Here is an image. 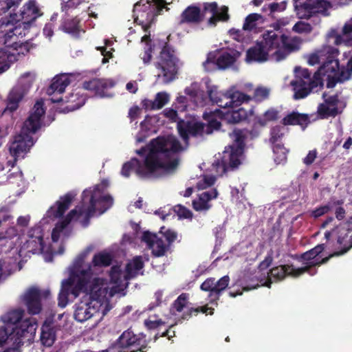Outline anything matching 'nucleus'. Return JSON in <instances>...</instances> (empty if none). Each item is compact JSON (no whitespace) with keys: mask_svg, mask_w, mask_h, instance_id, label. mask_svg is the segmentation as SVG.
<instances>
[{"mask_svg":"<svg viewBox=\"0 0 352 352\" xmlns=\"http://www.w3.org/2000/svg\"><path fill=\"white\" fill-rule=\"evenodd\" d=\"M181 149L180 142L175 138L157 137L146 146L136 150V153L144 157V160L132 157L122 165L121 175L129 177L131 172L134 171L142 179L159 178L177 168L179 160L173 156Z\"/></svg>","mask_w":352,"mask_h":352,"instance_id":"f257e3e1","label":"nucleus"},{"mask_svg":"<svg viewBox=\"0 0 352 352\" xmlns=\"http://www.w3.org/2000/svg\"><path fill=\"white\" fill-rule=\"evenodd\" d=\"M104 204H107L108 208L111 206L113 198L109 196L102 197L98 188L94 192L85 190L82 193V200L80 206H77L76 208L70 210L63 220L56 223V227L63 232L73 219H78L83 214L87 221L85 225L86 226L89 219L95 214L96 206Z\"/></svg>","mask_w":352,"mask_h":352,"instance_id":"f03ea898","label":"nucleus"},{"mask_svg":"<svg viewBox=\"0 0 352 352\" xmlns=\"http://www.w3.org/2000/svg\"><path fill=\"white\" fill-rule=\"evenodd\" d=\"M208 12L212 14V16L208 21L209 25L215 26L217 22L227 21L229 19L228 7L222 6L219 11L217 3L216 2H211L204 4L203 11H201L200 7L195 4L188 6L181 13L179 24H199L204 21L205 14Z\"/></svg>","mask_w":352,"mask_h":352,"instance_id":"7ed1b4c3","label":"nucleus"},{"mask_svg":"<svg viewBox=\"0 0 352 352\" xmlns=\"http://www.w3.org/2000/svg\"><path fill=\"white\" fill-rule=\"evenodd\" d=\"M160 52L154 62L155 67L159 71L156 75L157 80L163 84L173 81L178 72L179 58L175 48L166 41H158Z\"/></svg>","mask_w":352,"mask_h":352,"instance_id":"20e7f679","label":"nucleus"},{"mask_svg":"<svg viewBox=\"0 0 352 352\" xmlns=\"http://www.w3.org/2000/svg\"><path fill=\"white\" fill-rule=\"evenodd\" d=\"M230 136L234 142L225 148L221 161H217V166H221L223 173L228 170L236 169L242 163L244 153L245 141L249 137V130L247 129H235Z\"/></svg>","mask_w":352,"mask_h":352,"instance_id":"39448f33","label":"nucleus"},{"mask_svg":"<svg viewBox=\"0 0 352 352\" xmlns=\"http://www.w3.org/2000/svg\"><path fill=\"white\" fill-rule=\"evenodd\" d=\"M164 7V0H140L133 6L135 21L141 25L145 32H149L155 17Z\"/></svg>","mask_w":352,"mask_h":352,"instance_id":"423d86ee","label":"nucleus"},{"mask_svg":"<svg viewBox=\"0 0 352 352\" xmlns=\"http://www.w3.org/2000/svg\"><path fill=\"white\" fill-rule=\"evenodd\" d=\"M343 254H344V253L341 249L339 251H336L332 254H330L328 256L322 258L319 261L309 262L307 265L298 268H296L292 264L280 265L272 267L270 271V274L272 277L274 278L277 280H283L286 277L298 278L305 272H307L310 275L313 276L316 274L317 270H312V267L325 264L329 261L331 258L334 256H339Z\"/></svg>","mask_w":352,"mask_h":352,"instance_id":"0eeeda50","label":"nucleus"},{"mask_svg":"<svg viewBox=\"0 0 352 352\" xmlns=\"http://www.w3.org/2000/svg\"><path fill=\"white\" fill-rule=\"evenodd\" d=\"M343 254H344V253L341 249L339 251H336L332 254H330L328 256L322 258L319 261L309 262L307 265L298 268H296L292 264L280 265L272 267L270 271V274L272 277L274 278L277 280H283L286 277L298 278L305 272H307L310 275L313 276L316 274L317 270H312V267L325 264L329 261L331 258L334 256H339Z\"/></svg>","mask_w":352,"mask_h":352,"instance_id":"6e6552de","label":"nucleus"},{"mask_svg":"<svg viewBox=\"0 0 352 352\" xmlns=\"http://www.w3.org/2000/svg\"><path fill=\"white\" fill-rule=\"evenodd\" d=\"M207 92L210 101L223 109L231 104L237 105L245 102H248L252 99L250 96L239 91L230 89L223 93L219 91L216 86L209 87Z\"/></svg>","mask_w":352,"mask_h":352,"instance_id":"1a4fd4ad","label":"nucleus"},{"mask_svg":"<svg viewBox=\"0 0 352 352\" xmlns=\"http://www.w3.org/2000/svg\"><path fill=\"white\" fill-rule=\"evenodd\" d=\"M23 327L26 329L19 331H14V329H12L11 331L6 326L2 323L0 324V347L6 343L10 344V347H21L23 345L25 339L30 340L34 336L33 326L28 322H25Z\"/></svg>","mask_w":352,"mask_h":352,"instance_id":"9d476101","label":"nucleus"},{"mask_svg":"<svg viewBox=\"0 0 352 352\" xmlns=\"http://www.w3.org/2000/svg\"><path fill=\"white\" fill-rule=\"evenodd\" d=\"M71 285L72 283L71 282ZM109 287L107 280L102 278L95 277L93 279L89 278L87 280L85 288L80 289L78 287V279L74 287L70 285V294L77 297L80 292L86 293L85 295L90 296L94 300H98L100 298H105L109 293Z\"/></svg>","mask_w":352,"mask_h":352,"instance_id":"9b49d317","label":"nucleus"},{"mask_svg":"<svg viewBox=\"0 0 352 352\" xmlns=\"http://www.w3.org/2000/svg\"><path fill=\"white\" fill-rule=\"evenodd\" d=\"M330 8L331 3L327 0H307L295 6L299 19H309L316 17L317 23L320 22V19L318 16L319 14L329 15L328 10Z\"/></svg>","mask_w":352,"mask_h":352,"instance_id":"f8f14e48","label":"nucleus"},{"mask_svg":"<svg viewBox=\"0 0 352 352\" xmlns=\"http://www.w3.org/2000/svg\"><path fill=\"white\" fill-rule=\"evenodd\" d=\"M43 14L36 0H29L25 3L18 12H14L11 15V20L7 17L0 19V29H3L4 25L9 23L22 22L23 24H30Z\"/></svg>","mask_w":352,"mask_h":352,"instance_id":"ddd939ff","label":"nucleus"},{"mask_svg":"<svg viewBox=\"0 0 352 352\" xmlns=\"http://www.w3.org/2000/svg\"><path fill=\"white\" fill-rule=\"evenodd\" d=\"M107 300V296L105 298L94 300L90 296L85 295L81 300L74 305V319L80 322H85L94 316L103 302Z\"/></svg>","mask_w":352,"mask_h":352,"instance_id":"4468645a","label":"nucleus"},{"mask_svg":"<svg viewBox=\"0 0 352 352\" xmlns=\"http://www.w3.org/2000/svg\"><path fill=\"white\" fill-rule=\"evenodd\" d=\"M148 341L146 340V336L143 333L135 334L130 329L124 331L118 338L116 346L119 350L128 351L133 346L137 347L138 352H146Z\"/></svg>","mask_w":352,"mask_h":352,"instance_id":"2eb2a0df","label":"nucleus"},{"mask_svg":"<svg viewBox=\"0 0 352 352\" xmlns=\"http://www.w3.org/2000/svg\"><path fill=\"white\" fill-rule=\"evenodd\" d=\"M24 314L25 311L22 309L9 310L1 316V322L9 328L11 331H12V329H14V331H19V330L26 329L25 327H23V324L25 322H28V323L33 326L34 335L37 327V322L34 318L23 320Z\"/></svg>","mask_w":352,"mask_h":352,"instance_id":"dca6fc26","label":"nucleus"},{"mask_svg":"<svg viewBox=\"0 0 352 352\" xmlns=\"http://www.w3.org/2000/svg\"><path fill=\"white\" fill-rule=\"evenodd\" d=\"M230 283V277L224 276L218 280L214 278H206L201 285L200 289L204 292H208L210 302L217 305L222 292L228 287Z\"/></svg>","mask_w":352,"mask_h":352,"instance_id":"f3484780","label":"nucleus"},{"mask_svg":"<svg viewBox=\"0 0 352 352\" xmlns=\"http://www.w3.org/2000/svg\"><path fill=\"white\" fill-rule=\"evenodd\" d=\"M116 81L109 78H92L82 83V88L89 91L94 96L99 98H111L113 94L109 89L116 85Z\"/></svg>","mask_w":352,"mask_h":352,"instance_id":"a211bd4d","label":"nucleus"},{"mask_svg":"<svg viewBox=\"0 0 352 352\" xmlns=\"http://www.w3.org/2000/svg\"><path fill=\"white\" fill-rule=\"evenodd\" d=\"M318 73H314L311 82H305L301 80H294L291 82L293 87L294 99L300 100L306 98L311 92L318 91L323 87V82L320 81L318 77Z\"/></svg>","mask_w":352,"mask_h":352,"instance_id":"6ab92c4d","label":"nucleus"},{"mask_svg":"<svg viewBox=\"0 0 352 352\" xmlns=\"http://www.w3.org/2000/svg\"><path fill=\"white\" fill-rule=\"evenodd\" d=\"M262 37L263 40L259 42L262 43V45L268 51V53L275 50L274 55L276 60L279 61L285 58L287 54L280 50L283 38L284 39L281 32L274 30H267L263 34Z\"/></svg>","mask_w":352,"mask_h":352,"instance_id":"aec40b11","label":"nucleus"},{"mask_svg":"<svg viewBox=\"0 0 352 352\" xmlns=\"http://www.w3.org/2000/svg\"><path fill=\"white\" fill-rule=\"evenodd\" d=\"M45 113L44 102L42 100L36 101L21 131L30 135L35 133L41 126V118Z\"/></svg>","mask_w":352,"mask_h":352,"instance_id":"412c9836","label":"nucleus"},{"mask_svg":"<svg viewBox=\"0 0 352 352\" xmlns=\"http://www.w3.org/2000/svg\"><path fill=\"white\" fill-rule=\"evenodd\" d=\"M17 23H9L8 25H4L3 28L12 25V28L5 30L6 33L4 34V44L6 47L12 48L18 52V54H24L29 52L28 42L18 41V35L21 34V28L16 25Z\"/></svg>","mask_w":352,"mask_h":352,"instance_id":"4be33fe9","label":"nucleus"},{"mask_svg":"<svg viewBox=\"0 0 352 352\" xmlns=\"http://www.w3.org/2000/svg\"><path fill=\"white\" fill-rule=\"evenodd\" d=\"M86 256L87 252H85L78 255L74 262L73 269L71 272L72 276L78 278V287L80 289L85 287L87 280L89 278H94L92 266L91 264H89L86 269H81Z\"/></svg>","mask_w":352,"mask_h":352,"instance_id":"5701e85b","label":"nucleus"},{"mask_svg":"<svg viewBox=\"0 0 352 352\" xmlns=\"http://www.w3.org/2000/svg\"><path fill=\"white\" fill-rule=\"evenodd\" d=\"M28 89L29 87L21 82H19L14 86L8 93L6 100V107L3 110V113L6 111L13 113L16 111L19 107V103L27 94Z\"/></svg>","mask_w":352,"mask_h":352,"instance_id":"b1692460","label":"nucleus"},{"mask_svg":"<svg viewBox=\"0 0 352 352\" xmlns=\"http://www.w3.org/2000/svg\"><path fill=\"white\" fill-rule=\"evenodd\" d=\"M22 301L30 315H36L42 310L41 292L36 287L28 289L22 296Z\"/></svg>","mask_w":352,"mask_h":352,"instance_id":"393cba45","label":"nucleus"},{"mask_svg":"<svg viewBox=\"0 0 352 352\" xmlns=\"http://www.w3.org/2000/svg\"><path fill=\"white\" fill-rule=\"evenodd\" d=\"M33 138L30 134L22 131L14 138V141L10 146V153L16 161L21 154L27 153L33 146Z\"/></svg>","mask_w":352,"mask_h":352,"instance_id":"a878e982","label":"nucleus"},{"mask_svg":"<svg viewBox=\"0 0 352 352\" xmlns=\"http://www.w3.org/2000/svg\"><path fill=\"white\" fill-rule=\"evenodd\" d=\"M142 241L146 243L148 248L151 250L152 254L156 257L163 256L169 248L157 234L149 231L144 232Z\"/></svg>","mask_w":352,"mask_h":352,"instance_id":"bb28decb","label":"nucleus"},{"mask_svg":"<svg viewBox=\"0 0 352 352\" xmlns=\"http://www.w3.org/2000/svg\"><path fill=\"white\" fill-rule=\"evenodd\" d=\"M177 129L182 140L187 142L190 135L195 137L203 134L205 124L199 122H193L191 121H184V120L179 119L177 121Z\"/></svg>","mask_w":352,"mask_h":352,"instance_id":"cd10ccee","label":"nucleus"},{"mask_svg":"<svg viewBox=\"0 0 352 352\" xmlns=\"http://www.w3.org/2000/svg\"><path fill=\"white\" fill-rule=\"evenodd\" d=\"M50 100L53 103L63 102L67 104L66 109L68 111H72L82 107L86 102L87 98L80 92V90L76 89L68 96H66L65 98L53 96Z\"/></svg>","mask_w":352,"mask_h":352,"instance_id":"c85d7f7f","label":"nucleus"},{"mask_svg":"<svg viewBox=\"0 0 352 352\" xmlns=\"http://www.w3.org/2000/svg\"><path fill=\"white\" fill-rule=\"evenodd\" d=\"M76 194L70 191L65 195L61 196L55 204L50 208L47 215L51 219H56L62 217L65 211L69 208Z\"/></svg>","mask_w":352,"mask_h":352,"instance_id":"c756f323","label":"nucleus"},{"mask_svg":"<svg viewBox=\"0 0 352 352\" xmlns=\"http://www.w3.org/2000/svg\"><path fill=\"white\" fill-rule=\"evenodd\" d=\"M28 240L24 246L25 249L33 254L42 251L44 248L43 230L40 226L34 227L28 232Z\"/></svg>","mask_w":352,"mask_h":352,"instance_id":"7c9ffc66","label":"nucleus"},{"mask_svg":"<svg viewBox=\"0 0 352 352\" xmlns=\"http://www.w3.org/2000/svg\"><path fill=\"white\" fill-rule=\"evenodd\" d=\"M58 325L52 318H47L41 327V342L45 346H52L56 339Z\"/></svg>","mask_w":352,"mask_h":352,"instance_id":"2f4dec72","label":"nucleus"},{"mask_svg":"<svg viewBox=\"0 0 352 352\" xmlns=\"http://www.w3.org/2000/svg\"><path fill=\"white\" fill-rule=\"evenodd\" d=\"M242 103H240L237 105L231 104L227 107L224 112H221L223 119L231 124H236L245 121L253 111L252 110L248 111L242 107L234 109V108L238 107Z\"/></svg>","mask_w":352,"mask_h":352,"instance_id":"473e14b6","label":"nucleus"},{"mask_svg":"<svg viewBox=\"0 0 352 352\" xmlns=\"http://www.w3.org/2000/svg\"><path fill=\"white\" fill-rule=\"evenodd\" d=\"M339 54H328L325 58L324 60L318 68V69L315 72L318 74V78L320 81L323 82L322 76H327V78H329L331 76L334 75L335 72L339 69V60L338 56Z\"/></svg>","mask_w":352,"mask_h":352,"instance_id":"72a5a7b5","label":"nucleus"},{"mask_svg":"<svg viewBox=\"0 0 352 352\" xmlns=\"http://www.w3.org/2000/svg\"><path fill=\"white\" fill-rule=\"evenodd\" d=\"M337 54H340V51L337 47L329 45H324L321 48L316 50L314 52L307 55L306 58L308 64L314 66L320 63H322L328 54L336 55Z\"/></svg>","mask_w":352,"mask_h":352,"instance_id":"f704fd0d","label":"nucleus"},{"mask_svg":"<svg viewBox=\"0 0 352 352\" xmlns=\"http://www.w3.org/2000/svg\"><path fill=\"white\" fill-rule=\"evenodd\" d=\"M218 192L217 189L212 188L210 190L203 192L197 199L192 201V207L196 211H207L212 205L209 203L211 199L217 197Z\"/></svg>","mask_w":352,"mask_h":352,"instance_id":"c9c22d12","label":"nucleus"},{"mask_svg":"<svg viewBox=\"0 0 352 352\" xmlns=\"http://www.w3.org/2000/svg\"><path fill=\"white\" fill-rule=\"evenodd\" d=\"M268 51L265 49L262 43L259 41L249 48L246 52V60L248 62L263 63L268 60Z\"/></svg>","mask_w":352,"mask_h":352,"instance_id":"e433bc0d","label":"nucleus"},{"mask_svg":"<svg viewBox=\"0 0 352 352\" xmlns=\"http://www.w3.org/2000/svg\"><path fill=\"white\" fill-rule=\"evenodd\" d=\"M69 77L66 74H60L56 76L47 88V93L49 96L58 97L56 94H62L65 91V88L69 85Z\"/></svg>","mask_w":352,"mask_h":352,"instance_id":"4c0bfd02","label":"nucleus"},{"mask_svg":"<svg viewBox=\"0 0 352 352\" xmlns=\"http://www.w3.org/2000/svg\"><path fill=\"white\" fill-rule=\"evenodd\" d=\"M310 122L309 117L307 114L300 113L296 111L287 114L282 120V124L284 126L299 125L305 129Z\"/></svg>","mask_w":352,"mask_h":352,"instance_id":"58836bf2","label":"nucleus"},{"mask_svg":"<svg viewBox=\"0 0 352 352\" xmlns=\"http://www.w3.org/2000/svg\"><path fill=\"white\" fill-rule=\"evenodd\" d=\"M80 21L77 17L65 18L62 20L60 30L74 36H78L80 32Z\"/></svg>","mask_w":352,"mask_h":352,"instance_id":"ea45409f","label":"nucleus"},{"mask_svg":"<svg viewBox=\"0 0 352 352\" xmlns=\"http://www.w3.org/2000/svg\"><path fill=\"white\" fill-rule=\"evenodd\" d=\"M352 73L346 67H342L337 70L333 76L327 78V87L331 89L338 83H343L351 78Z\"/></svg>","mask_w":352,"mask_h":352,"instance_id":"a19ab883","label":"nucleus"},{"mask_svg":"<svg viewBox=\"0 0 352 352\" xmlns=\"http://www.w3.org/2000/svg\"><path fill=\"white\" fill-rule=\"evenodd\" d=\"M345 107L346 104H343L342 108L331 107L326 102L320 103L318 106L317 113L320 119H327L329 117L335 118L342 113Z\"/></svg>","mask_w":352,"mask_h":352,"instance_id":"79ce46f5","label":"nucleus"},{"mask_svg":"<svg viewBox=\"0 0 352 352\" xmlns=\"http://www.w3.org/2000/svg\"><path fill=\"white\" fill-rule=\"evenodd\" d=\"M148 33V34H145L141 38V41L145 43V47L143 54H140V57L145 64L150 63L152 59V53L155 46V44L152 43L150 32Z\"/></svg>","mask_w":352,"mask_h":352,"instance_id":"37998d69","label":"nucleus"},{"mask_svg":"<svg viewBox=\"0 0 352 352\" xmlns=\"http://www.w3.org/2000/svg\"><path fill=\"white\" fill-rule=\"evenodd\" d=\"M23 0H0V14L9 12L8 20H11V15L18 12L17 9Z\"/></svg>","mask_w":352,"mask_h":352,"instance_id":"c03bdc74","label":"nucleus"},{"mask_svg":"<svg viewBox=\"0 0 352 352\" xmlns=\"http://www.w3.org/2000/svg\"><path fill=\"white\" fill-rule=\"evenodd\" d=\"M144 266L141 256H135L131 263L126 265V278L134 277L137 275L138 272L142 270Z\"/></svg>","mask_w":352,"mask_h":352,"instance_id":"a18cd8bd","label":"nucleus"},{"mask_svg":"<svg viewBox=\"0 0 352 352\" xmlns=\"http://www.w3.org/2000/svg\"><path fill=\"white\" fill-rule=\"evenodd\" d=\"M113 261V256L108 252H99L96 254L91 261V266L94 267H108L110 266Z\"/></svg>","mask_w":352,"mask_h":352,"instance_id":"49530a36","label":"nucleus"},{"mask_svg":"<svg viewBox=\"0 0 352 352\" xmlns=\"http://www.w3.org/2000/svg\"><path fill=\"white\" fill-rule=\"evenodd\" d=\"M283 37H284V39L283 38L281 46L284 50L287 52V53H286L287 54L288 53L299 50L301 43V40L300 38L294 36L292 38H289L284 34H283Z\"/></svg>","mask_w":352,"mask_h":352,"instance_id":"de8ad7c7","label":"nucleus"},{"mask_svg":"<svg viewBox=\"0 0 352 352\" xmlns=\"http://www.w3.org/2000/svg\"><path fill=\"white\" fill-rule=\"evenodd\" d=\"M70 280H65L63 282L58 297V305L61 308H65L68 303V297L70 294Z\"/></svg>","mask_w":352,"mask_h":352,"instance_id":"09e8293b","label":"nucleus"},{"mask_svg":"<svg viewBox=\"0 0 352 352\" xmlns=\"http://www.w3.org/2000/svg\"><path fill=\"white\" fill-rule=\"evenodd\" d=\"M329 41L332 39L333 43L336 45H339L344 43L347 46H352V36L350 38H346L344 35L339 34L336 29H331L327 34Z\"/></svg>","mask_w":352,"mask_h":352,"instance_id":"8fccbe9b","label":"nucleus"},{"mask_svg":"<svg viewBox=\"0 0 352 352\" xmlns=\"http://www.w3.org/2000/svg\"><path fill=\"white\" fill-rule=\"evenodd\" d=\"M236 61V57L228 52H223L217 59V67L226 69L232 65Z\"/></svg>","mask_w":352,"mask_h":352,"instance_id":"3c124183","label":"nucleus"},{"mask_svg":"<svg viewBox=\"0 0 352 352\" xmlns=\"http://www.w3.org/2000/svg\"><path fill=\"white\" fill-rule=\"evenodd\" d=\"M204 119L208 122V124H205L204 132L207 134L212 133L214 130H218L220 129L221 124V122L217 120L214 115L204 113Z\"/></svg>","mask_w":352,"mask_h":352,"instance_id":"603ef678","label":"nucleus"},{"mask_svg":"<svg viewBox=\"0 0 352 352\" xmlns=\"http://www.w3.org/2000/svg\"><path fill=\"white\" fill-rule=\"evenodd\" d=\"M273 152L274 154V162L277 164L286 162L287 150L283 145L279 144H275L273 147Z\"/></svg>","mask_w":352,"mask_h":352,"instance_id":"864d4df0","label":"nucleus"},{"mask_svg":"<svg viewBox=\"0 0 352 352\" xmlns=\"http://www.w3.org/2000/svg\"><path fill=\"white\" fill-rule=\"evenodd\" d=\"M189 298V294L187 293L181 294L172 304L171 309L177 312H181L186 306Z\"/></svg>","mask_w":352,"mask_h":352,"instance_id":"5fc2aeb1","label":"nucleus"},{"mask_svg":"<svg viewBox=\"0 0 352 352\" xmlns=\"http://www.w3.org/2000/svg\"><path fill=\"white\" fill-rule=\"evenodd\" d=\"M262 18L261 15L257 13H252L248 15L243 25L244 30H252L256 28V22Z\"/></svg>","mask_w":352,"mask_h":352,"instance_id":"6e6d98bb","label":"nucleus"},{"mask_svg":"<svg viewBox=\"0 0 352 352\" xmlns=\"http://www.w3.org/2000/svg\"><path fill=\"white\" fill-rule=\"evenodd\" d=\"M270 90L265 87H258L254 91L252 98L258 102H263L269 98Z\"/></svg>","mask_w":352,"mask_h":352,"instance_id":"4d7b16f0","label":"nucleus"},{"mask_svg":"<svg viewBox=\"0 0 352 352\" xmlns=\"http://www.w3.org/2000/svg\"><path fill=\"white\" fill-rule=\"evenodd\" d=\"M294 72L296 74V80H301L305 82L312 80V77L311 76V74L308 69L296 67Z\"/></svg>","mask_w":352,"mask_h":352,"instance_id":"13d9d810","label":"nucleus"},{"mask_svg":"<svg viewBox=\"0 0 352 352\" xmlns=\"http://www.w3.org/2000/svg\"><path fill=\"white\" fill-rule=\"evenodd\" d=\"M217 57L215 52L208 54L206 60L203 63V67L207 72H211L217 67Z\"/></svg>","mask_w":352,"mask_h":352,"instance_id":"bf43d9fd","label":"nucleus"},{"mask_svg":"<svg viewBox=\"0 0 352 352\" xmlns=\"http://www.w3.org/2000/svg\"><path fill=\"white\" fill-rule=\"evenodd\" d=\"M284 127L280 125H276L270 130V142L275 144L280 140L284 135Z\"/></svg>","mask_w":352,"mask_h":352,"instance_id":"052dcab7","label":"nucleus"},{"mask_svg":"<svg viewBox=\"0 0 352 352\" xmlns=\"http://www.w3.org/2000/svg\"><path fill=\"white\" fill-rule=\"evenodd\" d=\"M292 30L298 34H309L312 32L313 28L309 23L299 21L294 24Z\"/></svg>","mask_w":352,"mask_h":352,"instance_id":"680f3d73","label":"nucleus"},{"mask_svg":"<svg viewBox=\"0 0 352 352\" xmlns=\"http://www.w3.org/2000/svg\"><path fill=\"white\" fill-rule=\"evenodd\" d=\"M286 8V3L285 1H281L280 3L273 2L268 4H265L263 6L264 10H270L269 14H272L276 12H281L285 10Z\"/></svg>","mask_w":352,"mask_h":352,"instance_id":"e2e57ef3","label":"nucleus"},{"mask_svg":"<svg viewBox=\"0 0 352 352\" xmlns=\"http://www.w3.org/2000/svg\"><path fill=\"white\" fill-rule=\"evenodd\" d=\"M331 210V206L330 204L321 206L320 207L316 208V209L310 211V217L314 219H317L320 217L323 216L324 214L328 213Z\"/></svg>","mask_w":352,"mask_h":352,"instance_id":"0e129e2a","label":"nucleus"},{"mask_svg":"<svg viewBox=\"0 0 352 352\" xmlns=\"http://www.w3.org/2000/svg\"><path fill=\"white\" fill-rule=\"evenodd\" d=\"M169 100L168 95L165 92H159L154 99L156 110L162 109Z\"/></svg>","mask_w":352,"mask_h":352,"instance_id":"69168bd1","label":"nucleus"},{"mask_svg":"<svg viewBox=\"0 0 352 352\" xmlns=\"http://www.w3.org/2000/svg\"><path fill=\"white\" fill-rule=\"evenodd\" d=\"M324 102H326L331 107L337 108H342V105L345 104L344 102L340 100L338 94H334L329 96L327 98L324 100Z\"/></svg>","mask_w":352,"mask_h":352,"instance_id":"338daca9","label":"nucleus"},{"mask_svg":"<svg viewBox=\"0 0 352 352\" xmlns=\"http://www.w3.org/2000/svg\"><path fill=\"white\" fill-rule=\"evenodd\" d=\"M174 211L179 218L188 219L192 216V212L182 205H177L174 207Z\"/></svg>","mask_w":352,"mask_h":352,"instance_id":"774afa93","label":"nucleus"}]
</instances>
